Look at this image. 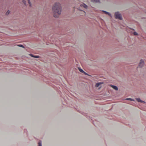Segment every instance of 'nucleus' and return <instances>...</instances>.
Returning <instances> with one entry per match:
<instances>
[{
	"label": "nucleus",
	"instance_id": "1",
	"mask_svg": "<svg viewBox=\"0 0 146 146\" xmlns=\"http://www.w3.org/2000/svg\"><path fill=\"white\" fill-rule=\"evenodd\" d=\"M61 7L60 4L58 3H56L52 7V10L54 13V16L55 17H58L61 12Z\"/></svg>",
	"mask_w": 146,
	"mask_h": 146
},
{
	"label": "nucleus",
	"instance_id": "2",
	"mask_svg": "<svg viewBox=\"0 0 146 146\" xmlns=\"http://www.w3.org/2000/svg\"><path fill=\"white\" fill-rule=\"evenodd\" d=\"M115 18L116 19H117L120 20L122 19L121 15L118 12H116L115 13Z\"/></svg>",
	"mask_w": 146,
	"mask_h": 146
},
{
	"label": "nucleus",
	"instance_id": "3",
	"mask_svg": "<svg viewBox=\"0 0 146 146\" xmlns=\"http://www.w3.org/2000/svg\"><path fill=\"white\" fill-rule=\"evenodd\" d=\"M144 64V62L143 61V60H141L139 63V66L140 67H142L143 66Z\"/></svg>",
	"mask_w": 146,
	"mask_h": 146
},
{
	"label": "nucleus",
	"instance_id": "4",
	"mask_svg": "<svg viewBox=\"0 0 146 146\" xmlns=\"http://www.w3.org/2000/svg\"><path fill=\"white\" fill-rule=\"evenodd\" d=\"M80 6L81 7H83L85 9H87V6L84 3H83V4L81 5Z\"/></svg>",
	"mask_w": 146,
	"mask_h": 146
},
{
	"label": "nucleus",
	"instance_id": "5",
	"mask_svg": "<svg viewBox=\"0 0 146 146\" xmlns=\"http://www.w3.org/2000/svg\"><path fill=\"white\" fill-rule=\"evenodd\" d=\"M111 86L114 89H115V90H118V88L117 87V86H113V85H111Z\"/></svg>",
	"mask_w": 146,
	"mask_h": 146
},
{
	"label": "nucleus",
	"instance_id": "6",
	"mask_svg": "<svg viewBox=\"0 0 146 146\" xmlns=\"http://www.w3.org/2000/svg\"><path fill=\"white\" fill-rule=\"evenodd\" d=\"M102 11L104 12L106 14H108L109 16H111V14L110 13L104 11Z\"/></svg>",
	"mask_w": 146,
	"mask_h": 146
},
{
	"label": "nucleus",
	"instance_id": "7",
	"mask_svg": "<svg viewBox=\"0 0 146 146\" xmlns=\"http://www.w3.org/2000/svg\"><path fill=\"white\" fill-rule=\"evenodd\" d=\"M137 101L139 102H143L142 100H141L140 98H137L136 99Z\"/></svg>",
	"mask_w": 146,
	"mask_h": 146
},
{
	"label": "nucleus",
	"instance_id": "8",
	"mask_svg": "<svg viewBox=\"0 0 146 146\" xmlns=\"http://www.w3.org/2000/svg\"><path fill=\"white\" fill-rule=\"evenodd\" d=\"M30 55L32 57H34L35 58H38L39 56H34L32 54H30Z\"/></svg>",
	"mask_w": 146,
	"mask_h": 146
},
{
	"label": "nucleus",
	"instance_id": "9",
	"mask_svg": "<svg viewBox=\"0 0 146 146\" xmlns=\"http://www.w3.org/2000/svg\"><path fill=\"white\" fill-rule=\"evenodd\" d=\"M102 84V83H97L96 85V87H99L100 85Z\"/></svg>",
	"mask_w": 146,
	"mask_h": 146
},
{
	"label": "nucleus",
	"instance_id": "10",
	"mask_svg": "<svg viewBox=\"0 0 146 146\" xmlns=\"http://www.w3.org/2000/svg\"><path fill=\"white\" fill-rule=\"evenodd\" d=\"M91 1L95 3L98 2H99V0H91Z\"/></svg>",
	"mask_w": 146,
	"mask_h": 146
},
{
	"label": "nucleus",
	"instance_id": "11",
	"mask_svg": "<svg viewBox=\"0 0 146 146\" xmlns=\"http://www.w3.org/2000/svg\"><path fill=\"white\" fill-rule=\"evenodd\" d=\"M79 70L80 71V72H82V73H84L86 74L85 72H84L82 69H81V68H79Z\"/></svg>",
	"mask_w": 146,
	"mask_h": 146
},
{
	"label": "nucleus",
	"instance_id": "12",
	"mask_svg": "<svg viewBox=\"0 0 146 146\" xmlns=\"http://www.w3.org/2000/svg\"><path fill=\"white\" fill-rule=\"evenodd\" d=\"M126 100H128L130 101H134L133 100L132 98H128L126 99Z\"/></svg>",
	"mask_w": 146,
	"mask_h": 146
},
{
	"label": "nucleus",
	"instance_id": "13",
	"mask_svg": "<svg viewBox=\"0 0 146 146\" xmlns=\"http://www.w3.org/2000/svg\"><path fill=\"white\" fill-rule=\"evenodd\" d=\"M28 2L30 7H31V4L29 0H28Z\"/></svg>",
	"mask_w": 146,
	"mask_h": 146
},
{
	"label": "nucleus",
	"instance_id": "14",
	"mask_svg": "<svg viewBox=\"0 0 146 146\" xmlns=\"http://www.w3.org/2000/svg\"><path fill=\"white\" fill-rule=\"evenodd\" d=\"M38 146H42L41 143V142H39L38 143Z\"/></svg>",
	"mask_w": 146,
	"mask_h": 146
},
{
	"label": "nucleus",
	"instance_id": "15",
	"mask_svg": "<svg viewBox=\"0 0 146 146\" xmlns=\"http://www.w3.org/2000/svg\"><path fill=\"white\" fill-rule=\"evenodd\" d=\"M10 13V11H8L6 13V15H8L9 13Z\"/></svg>",
	"mask_w": 146,
	"mask_h": 146
},
{
	"label": "nucleus",
	"instance_id": "16",
	"mask_svg": "<svg viewBox=\"0 0 146 146\" xmlns=\"http://www.w3.org/2000/svg\"><path fill=\"white\" fill-rule=\"evenodd\" d=\"M133 34L135 35H138L137 33L136 32H134L133 33Z\"/></svg>",
	"mask_w": 146,
	"mask_h": 146
},
{
	"label": "nucleus",
	"instance_id": "17",
	"mask_svg": "<svg viewBox=\"0 0 146 146\" xmlns=\"http://www.w3.org/2000/svg\"><path fill=\"white\" fill-rule=\"evenodd\" d=\"M23 2V3L25 4V5H26V1L25 0H23L22 1Z\"/></svg>",
	"mask_w": 146,
	"mask_h": 146
},
{
	"label": "nucleus",
	"instance_id": "18",
	"mask_svg": "<svg viewBox=\"0 0 146 146\" xmlns=\"http://www.w3.org/2000/svg\"><path fill=\"white\" fill-rule=\"evenodd\" d=\"M18 46H20V47H24V46L22 45H18Z\"/></svg>",
	"mask_w": 146,
	"mask_h": 146
}]
</instances>
